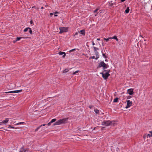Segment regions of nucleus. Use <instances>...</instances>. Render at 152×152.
<instances>
[{"mask_svg": "<svg viewBox=\"0 0 152 152\" xmlns=\"http://www.w3.org/2000/svg\"><path fill=\"white\" fill-rule=\"evenodd\" d=\"M68 118H64L60 119L57 121L54 124V125H59L62 124H65L67 121Z\"/></svg>", "mask_w": 152, "mask_h": 152, "instance_id": "obj_1", "label": "nucleus"}, {"mask_svg": "<svg viewBox=\"0 0 152 152\" xmlns=\"http://www.w3.org/2000/svg\"><path fill=\"white\" fill-rule=\"evenodd\" d=\"M109 70H104L102 72L100 73V74H102V77L104 78V79L106 80L107 79L109 76L110 75L109 74Z\"/></svg>", "mask_w": 152, "mask_h": 152, "instance_id": "obj_2", "label": "nucleus"}, {"mask_svg": "<svg viewBox=\"0 0 152 152\" xmlns=\"http://www.w3.org/2000/svg\"><path fill=\"white\" fill-rule=\"evenodd\" d=\"M68 28L67 27H61L59 28L60 31L59 33L61 34L64 32H65L68 31Z\"/></svg>", "mask_w": 152, "mask_h": 152, "instance_id": "obj_3", "label": "nucleus"}, {"mask_svg": "<svg viewBox=\"0 0 152 152\" xmlns=\"http://www.w3.org/2000/svg\"><path fill=\"white\" fill-rule=\"evenodd\" d=\"M103 67L104 69H106L107 68V64L103 61L101 62L99 65V67Z\"/></svg>", "mask_w": 152, "mask_h": 152, "instance_id": "obj_4", "label": "nucleus"}, {"mask_svg": "<svg viewBox=\"0 0 152 152\" xmlns=\"http://www.w3.org/2000/svg\"><path fill=\"white\" fill-rule=\"evenodd\" d=\"M110 121H105L102 123V125L103 126H109L110 125Z\"/></svg>", "mask_w": 152, "mask_h": 152, "instance_id": "obj_5", "label": "nucleus"}, {"mask_svg": "<svg viewBox=\"0 0 152 152\" xmlns=\"http://www.w3.org/2000/svg\"><path fill=\"white\" fill-rule=\"evenodd\" d=\"M127 102V105L125 107V108L126 109H127L129 107H131L132 104V101H130V100H128L126 101Z\"/></svg>", "mask_w": 152, "mask_h": 152, "instance_id": "obj_6", "label": "nucleus"}, {"mask_svg": "<svg viewBox=\"0 0 152 152\" xmlns=\"http://www.w3.org/2000/svg\"><path fill=\"white\" fill-rule=\"evenodd\" d=\"M127 92L130 95H132L134 94L133 89L132 88L129 89L127 90Z\"/></svg>", "mask_w": 152, "mask_h": 152, "instance_id": "obj_7", "label": "nucleus"}, {"mask_svg": "<svg viewBox=\"0 0 152 152\" xmlns=\"http://www.w3.org/2000/svg\"><path fill=\"white\" fill-rule=\"evenodd\" d=\"M22 91V90H19L11 91H8V92H5V93H17L20 92Z\"/></svg>", "mask_w": 152, "mask_h": 152, "instance_id": "obj_8", "label": "nucleus"}, {"mask_svg": "<svg viewBox=\"0 0 152 152\" xmlns=\"http://www.w3.org/2000/svg\"><path fill=\"white\" fill-rule=\"evenodd\" d=\"M9 121V119L8 118H6L5 120H4L2 121L0 123V125H2V124H6Z\"/></svg>", "mask_w": 152, "mask_h": 152, "instance_id": "obj_9", "label": "nucleus"}, {"mask_svg": "<svg viewBox=\"0 0 152 152\" xmlns=\"http://www.w3.org/2000/svg\"><path fill=\"white\" fill-rule=\"evenodd\" d=\"M110 125H113V126H115L117 124V123L115 121H110Z\"/></svg>", "mask_w": 152, "mask_h": 152, "instance_id": "obj_10", "label": "nucleus"}, {"mask_svg": "<svg viewBox=\"0 0 152 152\" xmlns=\"http://www.w3.org/2000/svg\"><path fill=\"white\" fill-rule=\"evenodd\" d=\"M56 120V118H54L52 119L51 121L49 122L47 124L48 126H50L51 125V124L52 123H53L55 122Z\"/></svg>", "mask_w": 152, "mask_h": 152, "instance_id": "obj_11", "label": "nucleus"}, {"mask_svg": "<svg viewBox=\"0 0 152 152\" xmlns=\"http://www.w3.org/2000/svg\"><path fill=\"white\" fill-rule=\"evenodd\" d=\"M58 54L59 55H62L63 54V58H64L66 56V53L64 52L60 51L58 53Z\"/></svg>", "mask_w": 152, "mask_h": 152, "instance_id": "obj_12", "label": "nucleus"}, {"mask_svg": "<svg viewBox=\"0 0 152 152\" xmlns=\"http://www.w3.org/2000/svg\"><path fill=\"white\" fill-rule=\"evenodd\" d=\"M46 125V124H43L42 125H40L38 127L37 129H36L35 130V131L36 132H37V131H38V129L41 127L42 126H45V125Z\"/></svg>", "mask_w": 152, "mask_h": 152, "instance_id": "obj_13", "label": "nucleus"}, {"mask_svg": "<svg viewBox=\"0 0 152 152\" xmlns=\"http://www.w3.org/2000/svg\"><path fill=\"white\" fill-rule=\"evenodd\" d=\"M95 53V55H96V59H97L99 57V53L97 51H96V52Z\"/></svg>", "mask_w": 152, "mask_h": 152, "instance_id": "obj_14", "label": "nucleus"}, {"mask_svg": "<svg viewBox=\"0 0 152 152\" xmlns=\"http://www.w3.org/2000/svg\"><path fill=\"white\" fill-rule=\"evenodd\" d=\"M129 7H127L125 11V12L126 13H128L129 12Z\"/></svg>", "mask_w": 152, "mask_h": 152, "instance_id": "obj_15", "label": "nucleus"}, {"mask_svg": "<svg viewBox=\"0 0 152 152\" xmlns=\"http://www.w3.org/2000/svg\"><path fill=\"white\" fill-rule=\"evenodd\" d=\"M94 111L95 112V113L97 114H99V111L97 109H95L94 110Z\"/></svg>", "mask_w": 152, "mask_h": 152, "instance_id": "obj_16", "label": "nucleus"}, {"mask_svg": "<svg viewBox=\"0 0 152 152\" xmlns=\"http://www.w3.org/2000/svg\"><path fill=\"white\" fill-rule=\"evenodd\" d=\"M69 71V70L68 69H66L62 71L63 73H64L67 72Z\"/></svg>", "mask_w": 152, "mask_h": 152, "instance_id": "obj_17", "label": "nucleus"}, {"mask_svg": "<svg viewBox=\"0 0 152 152\" xmlns=\"http://www.w3.org/2000/svg\"><path fill=\"white\" fill-rule=\"evenodd\" d=\"M28 29H29V27H27L26 28L23 30L24 32H27L28 30Z\"/></svg>", "mask_w": 152, "mask_h": 152, "instance_id": "obj_18", "label": "nucleus"}, {"mask_svg": "<svg viewBox=\"0 0 152 152\" xmlns=\"http://www.w3.org/2000/svg\"><path fill=\"white\" fill-rule=\"evenodd\" d=\"M80 32L81 34H85V30H81L80 31Z\"/></svg>", "mask_w": 152, "mask_h": 152, "instance_id": "obj_19", "label": "nucleus"}, {"mask_svg": "<svg viewBox=\"0 0 152 152\" xmlns=\"http://www.w3.org/2000/svg\"><path fill=\"white\" fill-rule=\"evenodd\" d=\"M24 122H21L20 123H18L16 124H15V125H18L20 124H24Z\"/></svg>", "mask_w": 152, "mask_h": 152, "instance_id": "obj_20", "label": "nucleus"}, {"mask_svg": "<svg viewBox=\"0 0 152 152\" xmlns=\"http://www.w3.org/2000/svg\"><path fill=\"white\" fill-rule=\"evenodd\" d=\"M28 32L30 33V34H32V31L31 28H29V29H28Z\"/></svg>", "mask_w": 152, "mask_h": 152, "instance_id": "obj_21", "label": "nucleus"}, {"mask_svg": "<svg viewBox=\"0 0 152 152\" xmlns=\"http://www.w3.org/2000/svg\"><path fill=\"white\" fill-rule=\"evenodd\" d=\"M94 50L95 52L96 51H97V50H99V49H98V48H96V47H94Z\"/></svg>", "mask_w": 152, "mask_h": 152, "instance_id": "obj_22", "label": "nucleus"}, {"mask_svg": "<svg viewBox=\"0 0 152 152\" xmlns=\"http://www.w3.org/2000/svg\"><path fill=\"white\" fill-rule=\"evenodd\" d=\"M118 98H116L115 99H114L113 102H118Z\"/></svg>", "mask_w": 152, "mask_h": 152, "instance_id": "obj_23", "label": "nucleus"}, {"mask_svg": "<svg viewBox=\"0 0 152 152\" xmlns=\"http://www.w3.org/2000/svg\"><path fill=\"white\" fill-rule=\"evenodd\" d=\"M20 39H16V40L13 41V42L14 43H15L17 41H19Z\"/></svg>", "mask_w": 152, "mask_h": 152, "instance_id": "obj_24", "label": "nucleus"}, {"mask_svg": "<svg viewBox=\"0 0 152 152\" xmlns=\"http://www.w3.org/2000/svg\"><path fill=\"white\" fill-rule=\"evenodd\" d=\"M99 9L98 8L96 9L94 11V13H96L99 10Z\"/></svg>", "mask_w": 152, "mask_h": 152, "instance_id": "obj_25", "label": "nucleus"}, {"mask_svg": "<svg viewBox=\"0 0 152 152\" xmlns=\"http://www.w3.org/2000/svg\"><path fill=\"white\" fill-rule=\"evenodd\" d=\"M113 3H109V7H111L113 6Z\"/></svg>", "mask_w": 152, "mask_h": 152, "instance_id": "obj_26", "label": "nucleus"}, {"mask_svg": "<svg viewBox=\"0 0 152 152\" xmlns=\"http://www.w3.org/2000/svg\"><path fill=\"white\" fill-rule=\"evenodd\" d=\"M79 72V70L76 71L75 72H73V74L75 75L76 74L78 73Z\"/></svg>", "mask_w": 152, "mask_h": 152, "instance_id": "obj_27", "label": "nucleus"}, {"mask_svg": "<svg viewBox=\"0 0 152 152\" xmlns=\"http://www.w3.org/2000/svg\"><path fill=\"white\" fill-rule=\"evenodd\" d=\"M150 132L151 134V135H150V134H148L147 135V136H149L150 137H152V132Z\"/></svg>", "mask_w": 152, "mask_h": 152, "instance_id": "obj_28", "label": "nucleus"}, {"mask_svg": "<svg viewBox=\"0 0 152 152\" xmlns=\"http://www.w3.org/2000/svg\"><path fill=\"white\" fill-rule=\"evenodd\" d=\"M8 128H15V127L14 126H12L10 125L8 127Z\"/></svg>", "mask_w": 152, "mask_h": 152, "instance_id": "obj_29", "label": "nucleus"}, {"mask_svg": "<svg viewBox=\"0 0 152 152\" xmlns=\"http://www.w3.org/2000/svg\"><path fill=\"white\" fill-rule=\"evenodd\" d=\"M58 12H55L54 13V15L55 16H58V15L56 14L57 13H58Z\"/></svg>", "mask_w": 152, "mask_h": 152, "instance_id": "obj_30", "label": "nucleus"}, {"mask_svg": "<svg viewBox=\"0 0 152 152\" xmlns=\"http://www.w3.org/2000/svg\"><path fill=\"white\" fill-rule=\"evenodd\" d=\"M117 37L116 36H114L113 37H109L108 38H117Z\"/></svg>", "mask_w": 152, "mask_h": 152, "instance_id": "obj_31", "label": "nucleus"}, {"mask_svg": "<svg viewBox=\"0 0 152 152\" xmlns=\"http://www.w3.org/2000/svg\"><path fill=\"white\" fill-rule=\"evenodd\" d=\"M109 39H104V40L106 42H107L108 41Z\"/></svg>", "mask_w": 152, "mask_h": 152, "instance_id": "obj_32", "label": "nucleus"}, {"mask_svg": "<svg viewBox=\"0 0 152 152\" xmlns=\"http://www.w3.org/2000/svg\"><path fill=\"white\" fill-rule=\"evenodd\" d=\"M75 49H72V50H70L69 51V52H72V51H74V50H75Z\"/></svg>", "mask_w": 152, "mask_h": 152, "instance_id": "obj_33", "label": "nucleus"}, {"mask_svg": "<svg viewBox=\"0 0 152 152\" xmlns=\"http://www.w3.org/2000/svg\"><path fill=\"white\" fill-rule=\"evenodd\" d=\"M102 55L104 56V57L105 58H106V56L104 53H103Z\"/></svg>", "mask_w": 152, "mask_h": 152, "instance_id": "obj_34", "label": "nucleus"}, {"mask_svg": "<svg viewBox=\"0 0 152 152\" xmlns=\"http://www.w3.org/2000/svg\"><path fill=\"white\" fill-rule=\"evenodd\" d=\"M131 97V96H129L127 97V99H130V98Z\"/></svg>", "mask_w": 152, "mask_h": 152, "instance_id": "obj_35", "label": "nucleus"}, {"mask_svg": "<svg viewBox=\"0 0 152 152\" xmlns=\"http://www.w3.org/2000/svg\"><path fill=\"white\" fill-rule=\"evenodd\" d=\"M92 59H96V58L94 56H93L92 57Z\"/></svg>", "mask_w": 152, "mask_h": 152, "instance_id": "obj_36", "label": "nucleus"}, {"mask_svg": "<svg viewBox=\"0 0 152 152\" xmlns=\"http://www.w3.org/2000/svg\"><path fill=\"white\" fill-rule=\"evenodd\" d=\"M98 13H96V14H95V16H97Z\"/></svg>", "mask_w": 152, "mask_h": 152, "instance_id": "obj_37", "label": "nucleus"}, {"mask_svg": "<svg viewBox=\"0 0 152 152\" xmlns=\"http://www.w3.org/2000/svg\"><path fill=\"white\" fill-rule=\"evenodd\" d=\"M92 107V106H89V107L90 108V109Z\"/></svg>", "mask_w": 152, "mask_h": 152, "instance_id": "obj_38", "label": "nucleus"}, {"mask_svg": "<svg viewBox=\"0 0 152 152\" xmlns=\"http://www.w3.org/2000/svg\"><path fill=\"white\" fill-rule=\"evenodd\" d=\"M126 0H121V2H123L124 1Z\"/></svg>", "mask_w": 152, "mask_h": 152, "instance_id": "obj_39", "label": "nucleus"}, {"mask_svg": "<svg viewBox=\"0 0 152 152\" xmlns=\"http://www.w3.org/2000/svg\"><path fill=\"white\" fill-rule=\"evenodd\" d=\"M53 15V13H50V15L51 16H52V15Z\"/></svg>", "mask_w": 152, "mask_h": 152, "instance_id": "obj_40", "label": "nucleus"}, {"mask_svg": "<svg viewBox=\"0 0 152 152\" xmlns=\"http://www.w3.org/2000/svg\"><path fill=\"white\" fill-rule=\"evenodd\" d=\"M30 23L31 24H32V23H33V21H32V20H31V21H30Z\"/></svg>", "mask_w": 152, "mask_h": 152, "instance_id": "obj_41", "label": "nucleus"}, {"mask_svg": "<svg viewBox=\"0 0 152 152\" xmlns=\"http://www.w3.org/2000/svg\"><path fill=\"white\" fill-rule=\"evenodd\" d=\"M16 38H24V37H17Z\"/></svg>", "mask_w": 152, "mask_h": 152, "instance_id": "obj_42", "label": "nucleus"}, {"mask_svg": "<svg viewBox=\"0 0 152 152\" xmlns=\"http://www.w3.org/2000/svg\"><path fill=\"white\" fill-rule=\"evenodd\" d=\"M97 39V40H100V39Z\"/></svg>", "mask_w": 152, "mask_h": 152, "instance_id": "obj_43", "label": "nucleus"}, {"mask_svg": "<svg viewBox=\"0 0 152 152\" xmlns=\"http://www.w3.org/2000/svg\"><path fill=\"white\" fill-rule=\"evenodd\" d=\"M117 41H118V39H115Z\"/></svg>", "mask_w": 152, "mask_h": 152, "instance_id": "obj_44", "label": "nucleus"}, {"mask_svg": "<svg viewBox=\"0 0 152 152\" xmlns=\"http://www.w3.org/2000/svg\"><path fill=\"white\" fill-rule=\"evenodd\" d=\"M91 58H92V57H90L89 58V59H91Z\"/></svg>", "mask_w": 152, "mask_h": 152, "instance_id": "obj_45", "label": "nucleus"}, {"mask_svg": "<svg viewBox=\"0 0 152 152\" xmlns=\"http://www.w3.org/2000/svg\"><path fill=\"white\" fill-rule=\"evenodd\" d=\"M93 45H94V42H93Z\"/></svg>", "mask_w": 152, "mask_h": 152, "instance_id": "obj_46", "label": "nucleus"}]
</instances>
